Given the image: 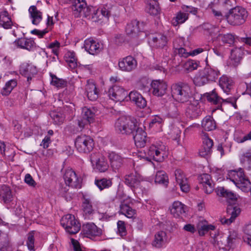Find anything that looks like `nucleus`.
I'll use <instances>...</instances> for the list:
<instances>
[{
  "label": "nucleus",
  "mask_w": 251,
  "mask_h": 251,
  "mask_svg": "<svg viewBox=\"0 0 251 251\" xmlns=\"http://www.w3.org/2000/svg\"><path fill=\"white\" fill-rule=\"evenodd\" d=\"M138 127L136 120L130 117L122 116L117 120L115 124L116 131L122 134H134Z\"/></svg>",
  "instance_id": "f257e3e1"
},
{
  "label": "nucleus",
  "mask_w": 251,
  "mask_h": 251,
  "mask_svg": "<svg viewBox=\"0 0 251 251\" xmlns=\"http://www.w3.org/2000/svg\"><path fill=\"white\" fill-rule=\"evenodd\" d=\"M171 89L172 97L176 101L185 102L191 97V88L187 83L178 82L172 85Z\"/></svg>",
  "instance_id": "f03ea898"
},
{
  "label": "nucleus",
  "mask_w": 251,
  "mask_h": 251,
  "mask_svg": "<svg viewBox=\"0 0 251 251\" xmlns=\"http://www.w3.org/2000/svg\"><path fill=\"white\" fill-rule=\"evenodd\" d=\"M219 75L220 72L218 70L206 67L195 77L194 82L197 86H202L209 81H214Z\"/></svg>",
  "instance_id": "7ed1b4c3"
},
{
  "label": "nucleus",
  "mask_w": 251,
  "mask_h": 251,
  "mask_svg": "<svg viewBox=\"0 0 251 251\" xmlns=\"http://www.w3.org/2000/svg\"><path fill=\"white\" fill-rule=\"evenodd\" d=\"M248 17V12L243 7L236 6L231 8L226 16L227 22L232 25L244 24Z\"/></svg>",
  "instance_id": "20e7f679"
},
{
  "label": "nucleus",
  "mask_w": 251,
  "mask_h": 251,
  "mask_svg": "<svg viewBox=\"0 0 251 251\" xmlns=\"http://www.w3.org/2000/svg\"><path fill=\"white\" fill-rule=\"evenodd\" d=\"M167 147L161 142L152 144L148 151V155L154 160L162 162L168 155Z\"/></svg>",
  "instance_id": "39448f33"
},
{
  "label": "nucleus",
  "mask_w": 251,
  "mask_h": 251,
  "mask_svg": "<svg viewBox=\"0 0 251 251\" xmlns=\"http://www.w3.org/2000/svg\"><path fill=\"white\" fill-rule=\"evenodd\" d=\"M60 223L66 231L70 234H76L80 229V224L75 216L72 214H67L63 216Z\"/></svg>",
  "instance_id": "423d86ee"
},
{
  "label": "nucleus",
  "mask_w": 251,
  "mask_h": 251,
  "mask_svg": "<svg viewBox=\"0 0 251 251\" xmlns=\"http://www.w3.org/2000/svg\"><path fill=\"white\" fill-rule=\"evenodd\" d=\"M75 147L78 151L81 153H89L94 147L93 139L89 136L81 135L76 137Z\"/></svg>",
  "instance_id": "0eeeda50"
},
{
  "label": "nucleus",
  "mask_w": 251,
  "mask_h": 251,
  "mask_svg": "<svg viewBox=\"0 0 251 251\" xmlns=\"http://www.w3.org/2000/svg\"><path fill=\"white\" fill-rule=\"evenodd\" d=\"M205 96L208 101L214 104L217 105V108L218 109H220L222 107V104L225 102L230 103L233 106H234L237 100L235 97L223 99L218 95L215 89L210 92L205 93Z\"/></svg>",
  "instance_id": "6e6552de"
},
{
  "label": "nucleus",
  "mask_w": 251,
  "mask_h": 251,
  "mask_svg": "<svg viewBox=\"0 0 251 251\" xmlns=\"http://www.w3.org/2000/svg\"><path fill=\"white\" fill-rule=\"evenodd\" d=\"M64 179L66 185L75 188L81 187V179L79 178L75 172L72 169L66 170Z\"/></svg>",
  "instance_id": "1a4fd4ad"
},
{
  "label": "nucleus",
  "mask_w": 251,
  "mask_h": 251,
  "mask_svg": "<svg viewBox=\"0 0 251 251\" xmlns=\"http://www.w3.org/2000/svg\"><path fill=\"white\" fill-rule=\"evenodd\" d=\"M108 95L110 99L114 101H121L124 100L127 96V93L123 88L118 85H114L109 89Z\"/></svg>",
  "instance_id": "9d476101"
},
{
  "label": "nucleus",
  "mask_w": 251,
  "mask_h": 251,
  "mask_svg": "<svg viewBox=\"0 0 251 251\" xmlns=\"http://www.w3.org/2000/svg\"><path fill=\"white\" fill-rule=\"evenodd\" d=\"M95 114L94 112L89 108L84 107L82 109L81 118L78 120V125L83 128L86 125L90 124L94 122Z\"/></svg>",
  "instance_id": "9b49d317"
},
{
  "label": "nucleus",
  "mask_w": 251,
  "mask_h": 251,
  "mask_svg": "<svg viewBox=\"0 0 251 251\" xmlns=\"http://www.w3.org/2000/svg\"><path fill=\"white\" fill-rule=\"evenodd\" d=\"M137 63L135 59L131 56H127L119 60L118 65L122 71L129 72L134 70Z\"/></svg>",
  "instance_id": "f8f14e48"
},
{
  "label": "nucleus",
  "mask_w": 251,
  "mask_h": 251,
  "mask_svg": "<svg viewBox=\"0 0 251 251\" xmlns=\"http://www.w3.org/2000/svg\"><path fill=\"white\" fill-rule=\"evenodd\" d=\"M167 84L163 80H154L151 83V90L153 95L157 97L163 96L166 92Z\"/></svg>",
  "instance_id": "ddd939ff"
},
{
  "label": "nucleus",
  "mask_w": 251,
  "mask_h": 251,
  "mask_svg": "<svg viewBox=\"0 0 251 251\" xmlns=\"http://www.w3.org/2000/svg\"><path fill=\"white\" fill-rule=\"evenodd\" d=\"M90 160L92 163L96 164V168L100 172H104L108 168V165L105 159L99 153L91 154Z\"/></svg>",
  "instance_id": "4468645a"
},
{
  "label": "nucleus",
  "mask_w": 251,
  "mask_h": 251,
  "mask_svg": "<svg viewBox=\"0 0 251 251\" xmlns=\"http://www.w3.org/2000/svg\"><path fill=\"white\" fill-rule=\"evenodd\" d=\"M81 206L82 214L84 219L87 220L91 219L95 212L92 200L84 196L83 197Z\"/></svg>",
  "instance_id": "2eb2a0df"
},
{
  "label": "nucleus",
  "mask_w": 251,
  "mask_h": 251,
  "mask_svg": "<svg viewBox=\"0 0 251 251\" xmlns=\"http://www.w3.org/2000/svg\"><path fill=\"white\" fill-rule=\"evenodd\" d=\"M0 198L7 205L10 204V207L15 206L14 197L10 187L6 185H2L0 187Z\"/></svg>",
  "instance_id": "dca6fc26"
},
{
  "label": "nucleus",
  "mask_w": 251,
  "mask_h": 251,
  "mask_svg": "<svg viewBox=\"0 0 251 251\" xmlns=\"http://www.w3.org/2000/svg\"><path fill=\"white\" fill-rule=\"evenodd\" d=\"M240 239L238 234L235 230L229 231L228 235L224 238V240L221 241L222 245L229 248H234L237 244H239Z\"/></svg>",
  "instance_id": "f3484780"
},
{
  "label": "nucleus",
  "mask_w": 251,
  "mask_h": 251,
  "mask_svg": "<svg viewBox=\"0 0 251 251\" xmlns=\"http://www.w3.org/2000/svg\"><path fill=\"white\" fill-rule=\"evenodd\" d=\"M227 215L230 216L228 218H222L221 222L223 224L229 225L232 223L235 218L240 214L241 209L238 206L229 205L226 209Z\"/></svg>",
  "instance_id": "a211bd4d"
},
{
  "label": "nucleus",
  "mask_w": 251,
  "mask_h": 251,
  "mask_svg": "<svg viewBox=\"0 0 251 251\" xmlns=\"http://www.w3.org/2000/svg\"><path fill=\"white\" fill-rule=\"evenodd\" d=\"M176 180L179 184L182 191L187 193L190 190V186L188 182L187 178L183 171L180 169H177L175 172Z\"/></svg>",
  "instance_id": "6ab92c4d"
},
{
  "label": "nucleus",
  "mask_w": 251,
  "mask_h": 251,
  "mask_svg": "<svg viewBox=\"0 0 251 251\" xmlns=\"http://www.w3.org/2000/svg\"><path fill=\"white\" fill-rule=\"evenodd\" d=\"M84 48L90 54L95 55L101 50V45L92 39L89 38L85 40Z\"/></svg>",
  "instance_id": "aec40b11"
},
{
  "label": "nucleus",
  "mask_w": 251,
  "mask_h": 251,
  "mask_svg": "<svg viewBox=\"0 0 251 251\" xmlns=\"http://www.w3.org/2000/svg\"><path fill=\"white\" fill-rule=\"evenodd\" d=\"M130 100L140 108L147 105V101L142 95L137 91H132L127 95Z\"/></svg>",
  "instance_id": "412c9836"
},
{
  "label": "nucleus",
  "mask_w": 251,
  "mask_h": 251,
  "mask_svg": "<svg viewBox=\"0 0 251 251\" xmlns=\"http://www.w3.org/2000/svg\"><path fill=\"white\" fill-rule=\"evenodd\" d=\"M133 136L135 144L138 148H143L145 146L148 141L146 132L141 128L138 127L136 130Z\"/></svg>",
  "instance_id": "4be33fe9"
},
{
  "label": "nucleus",
  "mask_w": 251,
  "mask_h": 251,
  "mask_svg": "<svg viewBox=\"0 0 251 251\" xmlns=\"http://www.w3.org/2000/svg\"><path fill=\"white\" fill-rule=\"evenodd\" d=\"M81 233L86 237H90L99 235L101 231L94 223H88L82 226Z\"/></svg>",
  "instance_id": "5701e85b"
},
{
  "label": "nucleus",
  "mask_w": 251,
  "mask_h": 251,
  "mask_svg": "<svg viewBox=\"0 0 251 251\" xmlns=\"http://www.w3.org/2000/svg\"><path fill=\"white\" fill-rule=\"evenodd\" d=\"M15 45L20 48L32 50L36 47V44L31 38H21L14 42Z\"/></svg>",
  "instance_id": "b1692460"
},
{
  "label": "nucleus",
  "mask_w": 251,
  "mask_h": 251,
  "mask_svg": "<svg viewBox=\"0 0 251 251\" xmlns=\"http://www.w3.org/2000/svg\"><path fill=\"white\" fill-rule=\"evenodd\" d=\"M85 92L88 99L92 101L96 100L99 96V92L95 84L92 80H88L85 86Z\"/></svg>",
  "instance_id": "393cba45"
},
{
  "label": "nucleus",
  "mask_w": 251,
  "mask_h": 251,
  "mask_svg": "<svg viewBox=\"0 0 251 251\" xmlns=\"http://www.w3.org/2000/svg\"><path fill=\"white\" fill-rule=\"evenodd\" d=\"M167 237L165 231H159L156 232L152 241V245L156 248H161L167 242Z\"/></svg>",
  "instance_id": "a878e982"
},
{
  "label": "nucleus",
  "mask_w": 251,
  "mask_h": 251,
  "mask_svg": "<svg viewBox=\"0 0 251 251\" xmlns=\"http://www.w3.org/2000/svg\"><path fill=\"white\" fill-rule=\"evenodd\" d=\"M151 45L156 48H164L167 44V37L162 34H158L153 36L149 41Z\"/></svg>",
  "instance_id": "bb28decb"
},
{
  "label": "nucleus",
  "mask_w": 251,
  "mask_h": 251,
  "mask_svg": "<svg viewBox=\"0 0 251 251\" xmlns=\"http://www.w3.org/2000/svg\"><path fill=\"white\" fill-rule=\"evenodd\" d=\"M244 54V50L242 47L235 48L231 50V64L234 67L237 66L241 62Z\"/></svg>",
  "instance_id": "cd10ccee"
},
{
  "label": "nucleus",
  "mask_w": 251,
  "mask_h": 251,
  "mask_svg": "<svg viewBox=\"0 0 251 251\" xmlns=\"http://www.w3.org/2000/svg\"><path fill=\"white\" fill-rule=\"evenodd\" d=\"M108 157L111 166L113 169L118 170L123 165L124 158L118 154L112 152L109 154Z\"/></svg>",
  "instance_id": "c85d7f7f"
},
{
  "label": "nucleus",
  "mask_w": 251,
  "mask_h": 251,
  "mask_svg": "<svg viewBox=\"0 0 251 251\" xmlns=\"http://www.w3.org/2000/svg\"><path fill=\"white\" fill-rule=\"evenodd\" d=\"M219 85L226 94H228L233 86L232 80L226 75L222 76L219 79Z\"/></svg>",
  "instance_id": "c756f323"
},
{
  "label": "nucleus",
  "mask_w": 251,
  "mask_h": 251,
  "mask_svg": "<svg viewBox=\"0 0 251 251\" xmlns=\"http://www.w3.org/2000/svg\"><path fill=\"white\" fill-rule=\"evenodd\" d=\"M170 212L175 217H179L185 212L184 205L178 201H175L170 208Z\"/></svg>",
  "instance_id": "7c9ffc66"
},
{
  "label": "nucleus",
  "mask_w": 251,
  "mask_h": 251,
  "mask_svg": "<svg viewBox=\"0 0 251 251\" xmlns=\"http://www.w3.org/2000/svg\"><path fill=\"white\" fill-rule=\"evenodd\" d=\"M28 12L30 17L32 19V23L35 25H38L42 19V13L34 5L31 6L29 7Z\"/></svg>",
  "instance_id": "2f4dec72"
},
{
  "label": "nucleus",
  "mask_w": 251,
  "mask_h": 251,
  "mask_svg": "<svg viewBox=\"0 0 251 251\" xmlns=\"http://www.w3.org/2000/svg\"><path fill=\"white\" fill-rule=\"evenodd\" d=\"M86 7V3L83 0H75L74 4L72 6L73 14L75 17H81L82 12Z\"/></svg>",
  "instance_id": "473e14b6"
},
{
  "label": "nucleus",
  "mask_w": 251,
  "mask_h": 251,
  "mask_svg": "<svg viewBox=\"0 0 251 251\" xmlns=\"http://www.w3.org/2000/svg\"><path fill=\"white\" fill-rule=\"evenodd\" d=\"M139 25V23L136 21H132L128 24L126 28V34L133 37L137 36L138 33L140 32Z\"/></svg>",
  "instance_id": "72a5a7b5"
},
{
  "label": "nucleus",
  "mask_w": 251,
  "mask_h": 251,
  "mask_svg": "<svg viewBox=\"0 0 251 251\" xmlns=\"http://www.w3.org/2000/svg\"><path fill=\"white\" fill-rule=\"evenodd\" d=\"M186 113L190 118H196L201 114V111L198 104H190L186 109Z\"/></svg>",
  "instance_id": "f704fd0d"
},
{
  "label": "nucleus",
  "mask_w": 251,
  "mask_h": 251,
  "mask_svg": "<svg viewBox=\"0 0 251 251\" xmlns=\"http://www.w3.org/2000/svg\"><path fill=\"white\" fill-rule=\"evenodd\" d=\"M125 183L131 187H135L138 185L140 182L139 176L136 173H131L125 176Z\"/></svg>",
  "instance_id": "c9c22d12"
},
{
  "label": "nucleus",
  "mask_w": 251,
  "mask_h": 251,
  "mask_svg": "<svg viewBox=\"0 0 251 251\" xmlns=\"http://www.w3.org/2000/svg\"><path fill=\"white\" fill-rule=\"evenodd\" d=\"M201 127L206 131L213 130L216 127V122L211 116H206L201 121Z\"/></svg>",
  "instance_id": "e433bc0d"
},
{
  "label": "nucleus",
  "mask_w": 251,
  "mask_h": 251,
  "mask_svg": "<svg viewBox=\"0 0 251 251\" xmlns=\"http://www.w3.org/2000/svg\"><path fill=\"white\" fill-rule=\"evenodd\" d=\"M0 25L5 29H9L12 25L11 20L6 11L0 13Z\"/></svg>",
  "instance_id": "4c0bfd02"
},
{
  "label": "nucleus",
  "mask_w": 251,
  "mask_h": 251,
  "mask_svg": "<svg viewBox=\"0 0 251 251\" xmlns=\"http://www.w3.org/2000/svg\"><path fill=\"white\" fill-rule=\"evenodd\" d=\"M0 251H12L7 236L0 230Z\"/></svg>",
  "instance_id": "58836bf2"
},
{
  "label": "nucleus",
  "mask_w": 251,
  "mask_h": 251,
  "mask_svg": "<svg viewBox=\"0 0 251 251\" xmlns=\"http://www.w3.org/2000/svg\"><path fill=\"white\" fill-rule=\"evenodd\" d=\"M148 12L151 15H157L160 13V9L158 2L155 0H149L147 7Z\"/></svg>",
  "instance_id": "ea45409f"
},
{
  "label": "nucleus",
  "mask_w": 251,
  "mask_h": 251,
  "mask_svg": "<svg viewBox=\"0 0 251 251\" xmlns=\"http://www.w3.org/2000/svg\"><path fill=\"white\" fill-rule=\"evenodd\" d=\"M215 228V226L212 225H208L205 221L204 222H199L198 224V230L201 236H203L205 233L210 230H213Z\"/></svg>",
  "instance_id": "a19ab883"
},
{
  "label": "nucleus",
  "mask_w": 251,
  "mask_h": 251,
  "mask_svg": "<svg viewBox=\"0 0 251 251\" xmlns=\"http://www.w3.org/2000/svg\"><path fill=\"white\" fill-rule=\"evenodd\" d=\"M17 83L15 79H11L7 81L1 91L3 96L9 95L15 87L17 86Z\"/></svg>",
  "instance_id": "79ce46f5"
},
{
  "label": "nucleus",
  "mask_w": 251,
  "mask_h": 251,
  "mask_svg": "<svg viewBox=\"0 0 251 251\" xmlns=\"http://www.w3.org/2000/svg\"><path fill=\"white\" fill-rule=\"evenodd\" d=\"M120 213L128 218H131L135 215V210L127 204L122 203L120 205Z\"/></svg>",
  "instance_id": "37998d69"
},
{
  "label": "nucleus",
  "mask_w": 251,
  "mask_h": 251,
  "mask_svg": "<svg viewBox=\"0 0 251 251\" xmlns=\"http://www.w3.org/2000/svg\"><path fill=\"white\" fill-rule=\"evenodd\" d=\"M217 194L229 200L234 201L237 200V197L235 194L223 187H220L218 189Z\"/></svg>",
  "instance_id": "c03bdc74"
},
{
  "label": "nucleus",
  "mask_w": 251,
  "mask_h": 251,
  "mask_svg": "<svg viewBox=\"0 0 251 251\" xmlns=\"http://www.w3.org/2000/svg\"><path fill=\"white\" fill-rule=\"evenodd\" d=\"M188 18L187 14L179 12L177 13L176 17H174L172 20V25L176 26L180 24H182L185 22Z\"/></svg>",
  "instance_id": "a18cd8bd"
},
{
  "label": "nucleus",
  "mask_w": 251,
  "mask_h": 251,
  "mask_svg": "<svg viewBox=\"0 0 251 251\" xmlns=\"http://www.w3.org/2000/svg\"><path fill=\"white\" fill-rule=\"evenodd\" d=\"M95 183L100 190H102L110 187L112 185V182L110 179L103 178L95 180Z\"/></svg>",
  "instance_id": "49530a36"
},
{
  "label": "nucleus",
  "mask_w": 251,
  "mask_h": 251,
  "mask_svg": "<svg viewBox=\"0 0 251 251\" xmlns=\"http://www.w3.org/2000/svg\"><path fill=\"white\" fill-rule=\"evenodd\" d=\"M168 180V176L164 171H159L156 173L154 180L156 183L167 185Z\"/></svg>",
  "instance_id": "de8ad7c7"
},
{
  "label": "nucleus",
  "mask_w": 251,
  "mask_h": 251,
  "mask_svg": "<svg viewBox=\"0 0 251 251\" xmlns=\"http://www.w3.org/2000/svg\"><path fill=\"white\" fill-rule=\"evenodd\" d=\"M50 116L54 123L56 125H61L65 119L64 115L60 112L52 111L50 113Z\"/></svg>",
  "instance_id": "09e8293b"
},
{
  "label": "nucleus",
  "mask_w": 251,
  "mask_h": 251,
  "mask_svg": "<svg viewBox=\"0 0 251 251\" xmlns=\"http://www.w3.org/2000/svg\"><path fill=\"white\" fill-rule=\"evenodd\" d=\"M217 39L222 41L223 44L231 45L233 43L234 37L231 34H219L217 37Z\"/></svg>",
  "instance_id": "8fccbe9b"
},
{
  "label": "nucleus",
  "mask_w": 251,
  "mask_h": 251,
  "mask_svg": "<svg viewBox=\"0 0 251 251\" xmlns=\"http://www.w3.org/2000/svg\"><path fill=\"white\" fill-rule=\"evenodd\" d=\"M51 84L57 88H64L66 86V81L57 78L55 75H51Z\"/></svg>",
  "instance_id": "3c124183"
},
{
  "label": "nucleus",
  "mask_w": 251,
  "mask_h": 251,
  "mask_svg": "<svg viewBox=\"0 0 251 251\" xmlns=\"http://www.w3.org/2000/svg\"><path fill=\"white\" fill-rule=\"evenodd\" d=\"M201 136L203 140L202 146L207 148V149H209L210 150H212L213 142V141L208 137V134L204 132H202Z\"/></svg>",
  "instance_id": "603ef678"
},
{
  "label": "nucleus",
  "mask_w": 251,
  "mask_h": 251,
  "mask_svg": "<svg viewBox=\"0 0 251 251\" xmlns=\"http://www.w3.org/2000/svg\"><path fill=\"white\" fill-rule=\"evenodd\" d=\"M34 231H32L28 233L27 234V240L26 241V244L28 249L30 251H34Z\"/></svg>",
  "instance_id": "864d4df0"
},
{
  "label": "nucleus",
  "mask_w": 251,
  "mask_h": 251,
  "mask_svg": "<svg viewBox=\"0 0 251 251\" xmlns=\"http://www.w3.org/2000/svg\"><path fill=\"white\" fill-rule=\"evenodd\" d=\"M199 64L195 60H188L185 64L184 67L186 70L189 72H191L193 70H196L198 68Z\"/></svg>",
  "instance_id": "5fc2aeb1"
},
{
  "label": "nucleus",
  "mask_w": 251,
  "mask_h": 251,
  "mask_svg": "<svg viewBox=\"0 0 251 251\" xmlns=\"http://www.w3.org/2000/svg\"><path fill=\"white\" fill-rule=\"evenodd\" d=\"M174 48L176 53L178 54L180 57L187 58L191 55V52L187 51L186 50L183 48H177L175 46Z\"/></svg>",
  "instance_id": "6e6d98bb"
},
{
  "label": "nucleus",
  "mask_w": 251,
  "mask_h": 251,
  "mask_svg": "<svg viewBox=\"0 0 251 251\" xmlns=\"http://www.w3.org/2000/svg\"><path fill=\"white\" fill-rule=\"evenodd\" d=\"M199 181L203 185L212 183L211 176L207 174H203L199 177Z\"/></svg>",
  "instance_id": "4d7b16f0"
},
{
  "label": "nucleus",
  "mask_w": 251,
  "mask_h": 251,
  "mask_svg": "<svg viewBox=\"0 0 251 251\" xmlns=\"http://www.w3.org/2000/svg\"><path fill=\"white\" fill-rule=\"evenodd\" d=\"M118 231L121 236L126 235V228L125 222L122 221H119L117 222Z\"/></svg>",
  "instance_id": "13d9d810"
},
{
  "label": "nucleus",
  "mask_w": 251,
  "mask_h": 251,
  "mask_svg": "<svg viewBox=\"0 0 251 251\" xmlns=\"http://www.w3.org/2000/svg\"><path fill=\"white\" fill-rule=\"evenodd\" d=\"M69 57L70 59L67 60L69 67L71 69H75L77 67V63L75 54L73 53H71L69 55Z\"/></svg>",
  "instance_id": "bf43d9fd"
},
{
  "label": "nucleus",
  "mask_w": 251,
  "mask_h": 251,
  "mask_svg": "<svg viewBox=\"0 0 251 251\" xmlns=\"http://www.w3.org/2000/svg\"><path fill=\"white\" fill-rule=\"evenodd\" d=\"M98 9V14H101L102 16V18L103 17L106 18L108 19L110 15V12L107 8L105 7H102Z\"/></svg>",
  "instance_id": "052dcab7"
},
{
  "label": "nucleus",
  "mask_w": 251,
  "mask_h": 251,
  "mask_svg": "<svg viewBox=\"0 0 251 251\" xmlns=\"http://www.w3.org/2000/svg\"><path fill=\"white\" fill-rule=\"evenodd\" d=\"M102 19V16L101 14H98V9L96 10H93L92 14L91 20L93 22H98Z\"/></svg>",
  "instance_id": "680f3d73"
},
{
  "label": "nucleus",
  "mask_w": 251,
  "mask_h": 251,
  "mask_svg": "<svg viewBox=\"0 0 251 251\" xmlns=\"http://www.w3.org/2000/svg\"><path fill=\"white\" fill-rule=\"evenodd\" d=\"M169 116L173 118H178L179 114L177 107L174 105H173L172 107L170 109L169 112Z\"/></svg>",
  "instance_id": "e2e57ef3"
},
{
  "label": "nucleus",
  "mask_w": 251,
  "mask_h": 251,
  "mask_svg": "<svg viewBox=\"0 0 251 251\" xmlns=\"http://www.w3.org/2000/svg\"><path fill=\"white\" fill-rule=\"evenodd\" d=\"M59 47L60 43L57 41L51 43L49 46V48L51 49L52 52L56 55L58 54V50Z\"/></svg>",
  "instance_id": "0e129e2a"
},
{
  "label": "nucleus",
  "mask_w": 251,
  "mask_h": 251,
  "mask_svg": "<svg viewBox=\"0 0 251 251\" xmlns=\"http://www.w3.org/2000/svg\"><path fill=\"white\" fill-rule=\"evenodd\" d=\"M212 150L209 149H207V148L202 146L201 149L199 151L200 155L201 157H206L211 154Z\"/></svg>",
  "instance_id": "69168bd1"
},
{
  "label": "nucleus",
  "mask_w": 251,
  "mask_h": 251,
  "mask_svg": "<svg viewBox=\"0 0 251 251\" xmlns=\"http://www.w3.org/2000/svg\"><path fill=\"white\" fill-rule=\"evenodd\" d=\"M25 181L26 184L30 186L34 187L36 184L35 181L34 180L31 176L29 174L25 175Z\"/></svg>",
  "instance_id": "338daca9"
},
{
  "label": "nucleus",
  "mask_w": 251,
  "mask_h": 251,
  "mask_svg": "<svg viewBox=\"0 0 251 251\" xmlns=\"http://www.w3.org/2000/svg\"><path fill=\"white\" fill-rule=\"evenodd\" d=\"M92 13L93 10H92V9L86 6L82 11L81 16L87 18L88 19H91Z\"/></svg>",
  "instance_id": "774afa93"
}]
</instances>
